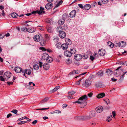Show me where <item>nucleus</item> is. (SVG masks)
Listing matches in <instances>:
<instances>
[{
  "mask_svg": "<svg viewBox=\"0 0 127 127\" xmlns=\"http://www.w3.org/2000/svg\"><path fill=\"white\" fill-rule=\"evenodd\" d=\"M126 44V43L125 42L122 41L120 42H118V43H116L115 45L116 47H121L125 46Z\"/></svg>",
  "mask_w": 127,
  "mask_h": 127,
  "instance_id": "obj_4",
  "label": "nucleus"
},
{
  "mask_svg": "<svg viewBox=\"0 0 127 127\" xmlns=\"http://www.w3.org/2000/svg\"><path fill=\"white\" fill-rule=\"evenodd\" d=\"M12 116V114H11V113H9L7 115L6 117L7 118H8L9 117H10Z\"/></svg>",
  "mask_w": 127,
  "mask_h": 127,
  "instance_id": "obj_64",
  "label": "nucleus"
},
{
  "mask_svg": "<svg viewBox=\"0 0 127 127\" xmlns=\"http://www.w3.org/2000/svg\"><path fill=\"white\" fill-rule=\"evenodd\" d=\"M70 52L71 53V55L72 54H75L76 53V51L75 49H71L70 50Z\"/></svg>",
  "mask_w": 127,
  "mask_h": 127,
  "instance_id": "obj_29",
  "label": "nucleus"
},
{
  "mask_svg": "<svg viewBox=\"0 0 127 127\" xmlns=\"http://www.w3.org/2000/svg\"><path fill=\"white\" fill-rule=\"evenodd\" d=\"M65 41H66V42L67 43V45H70L71 44V42L70 39H69L66 38Z\"/></svg>",
  "mask_w": 127,
  "mask_h": 127,
  "instance_id": "obj_30",
  "label": "nucleus"
},
{
  "mask_svg": "<svg viewBox=\"0 0 127 127\" xmlns=\"http://www.w3.org/2000/svg\"><path fill=\"white\" fill-rule=\"evenodd\" d=\"M126 73H127V71L124 72L123 74L121 76L120 80H123L124 78L125 75Z\"/></svg>",
  "mask_w": 127,
  "mask_h": 127,
  "instance_id": "obj_33",
  "label": "nucleus"
},
{
  "mask_svg": "<svg viewBox=\"0 0 127 127\" xmlns=\"http://www.w3.org/2000/svg\"><path fill=\"white\" fill-rule=\"evenodd\" d=\"M45 37L47 41H48L50 39V37L47 34L45 35Z\"/></svg>",
  "mask_w": 127,
  "mask_h": 127,
  "instance_id": "obj_40",
  "label": "nucleus"
},
{
  "mask_svg": "<svg viewBox=\"0 0 127 127\" xmlns=\"http://www.w3.org/2000/svg\"><path fill=\"white\" fill-rule=\"evenodd\" d=\"M71 63V61H70V60L69 59H68L66 61V63L67 64H70Z\"/></svg>",
  "mask_w": 127,
  "mask_h": 127,
  "instance_id": "obj_52",
  "label": "nucleus"
},
{
  "mask_svg": "<svg viewBox=\"0 0 127 127\" xmlns=\"http://www.w3.org/2000/svg\"><path fill=\"white\" fill-rule=\"evenodd\" d=\"M61 112L59 110H55L53 112H51L50 113L51 114H54V113H61Z\"/></svg>",
  "mask_w": 127,
  "mask_h": 127,
  "instance_id": "obj_36",
  "label": "nucleus"
},
{
  "mask_svg": "<svg viewBox=\"0 0 127 127\" xmlns=\"http://www.w3.org/2000/svg\"><path fill=\"white\" fill-rule=\"evenodd\" d=\"M112 71L111 70L109 69H107L106 71V72L107 73L108 75H111V74Z\"/></svg>",
  "mask_w": 127,
  "mask_h": 127,
  "instance_id": "obj_35",
  "label": "nucleus"
},
{
  "mask_svg": "<svg viewBox=\"0 0 127 127\" xmlns=\"http://www.w3.org/2000/svg\"><path fill=\"white\" fill-rule=\"evenodd\" d=\"M12 17L14 18H17L18 16V15L17 13L15 12L12 13L11 14Z\"/></svg>",
  "mask_w": 127,
  "mask_h": 127,
  "instance_id": "obj_27",
  "label": "nucleus"
},
{
  "mask_svg": "<svg viewBox=\"0 0 127 127\" xmlns=\"http://www.w3.org/2000/svg\"><path fill=\"white\" fill-rule=\"evenodd\" d=\"M75 93L74 92L72 91L68 93V94L71 95H73Z\"/></svg>",
  "mask_w": 127,
  "mask_h": 127,
  "instance_id": "obj_49",
  "label": "nucleus"
},
{
  "mask_svg": "<svg viewBox=\"0 0 127 127\" xmlns=\"http://www.w3.org/2000/svg\"><path fill=\"white\" fill-rule=\"evenodd\" d=\"M82 58L84 59H86L88 58V56L87 55H84L82 56Z\"/></svg>",
  "mask_w": 127,
  "mask_h": 127,
  "instance_id": "obj_54",
  "label": "nucleus"
},
{
  "mask_svg": "<svg viewBox=\"0 0 127 127\" xmlns=\"http://www.w3.org/2000/svg\"><path fill=\"white\" fill-rule=\"evenodd\" d=\"M108 43L109 44H110L109 45V46L111 48H112L113 47L114 45L110 41L108 42Z\"/></svg>",
  "mask_w": 127,
  "mask_h": 127,
  "instance_id": "obj_39",
  "label": "nucleus"
},
{
  "mask_svg": "<svg viewBox=\"0 0 127 127\" xmlns=\"http://www.w3.org/2000/svg\"><path fill=\"white\" fill-rule=\"evenodd\" d=\"M93 95V94L92 93H90L88 94V96L90 97H91Z\"/></svg>",
  "mask_w": 127,
  "mask_h": 127,
  "instance_id": "obj_57",
  "label": "nucleus"
},
{
  "mask_svg": "<svg viewBox=\"0 0 127 127\" xmlns=\"http://www.w3.org/2000/svg\"><path fill=\"white\" fill-rule=\"evenodd\" d=\"M105 96V94L104 93H102L99 94L96 96V97L98 98H103Z\"/></svg>",
  "mask_w": 127,
  "mask_h": 127,
  "instance_id": "obj_18",
  "label": "nucleus"
},
{
  "mask_svg": "<svg viewBox=\"0 0 127 127\" xmlns=\"http://www.w3.org/2000/svg\"><path fill=\"white\" fill-rule=\"evenodd\" d=\"M65 21V20L64 19H61L58 21V23L60 25H62L63 24Z\"/></svg>",
  "mask_w": 127,
  "mask_h": 127,
  "instance_id": "obj_23",
  "label": "nucleus"
},
{
  "mask_svg": "<svg viewBox=\"0 0 127 127\" xmlns=\"http://www.w3.org/2000/svg\"><path fill=\"white\" fill-rule=\"evenodd\" d=\"M88 99L87 96L85 95L79 98L78 101L73 102L74 103H78L80 104V107L81 108L85 107L87 104L86 101Z\"/></svg>",
  "mask_w": 127,
  "mask_h": 127,
  "instance_id": "obj_1",
  "label": "nucleus"
},
{
  "mask_svg": "<svg viewBox=\"0 0 127 127\" xmlns=\"http://www.w3.org/2000/svg\"><path fill=\"white\" fill-rule=\"evenodd\" d=\"M91 7V5L89 4L85 5L84 6V8L86 10H88L90 9Z\"/></svg>",
  "mask_w": 127,
  "mask_h": 127,
  "instance_id": "obj_22",
  "label": "nucleus"
},
{
  "mask_svg": "<svg viewBox=\"0 0 127 127\" xmlns=\"http://www.w3.org/2000/svg\"><path fill=\"white\" fill-rule=\"evenodd\" d=\"M91 119L89 115L88 116L76 117H75V119L78 120H88Z\"/></svg>",
  "mask_w": 127,
  "mask_h": 127,
  "instance_id": "obj_3",
  "label": "nucleus"
},
{
  "mask_svg": "<svg viewBox=\"0 0 127 127\" xmlns=\"http://www.w3.org/2000/svg\"><path fill=\"white\" fill-rule=\"evenodd\" d=\"M14 70L15 72L17 73H20L22 72H24V70H22V69L19 67H16L14 69Z\"/></svg>",
  "mask_w": 127,
  "mask_h": 127,
  "instance_id": "obj_9",
  "label": "nucleus"
},
{
  "mask_svg": "<svg viewBox=\"0 0 127 127\" xmlns=\"http://www.w3.org/2000/svg\"><path fill=\"white\" fill-rule=\"evenodd\" d=\"M40 45L42 46H44L45 43V42L44 40H42L40 42Z\"/></svg>",
  "mask_w": 127,
  "mask_h": 127,
  "instance_id": "obj_43",
  "label": "nucleus"
},
{
  "mask_svg": "<svg viewBox=\"0 0 127 127\" xmlns=\"http://www.w3.org/2000/svg\"><path fill=\"white\" fill-rule=\"evenodd\" d=\"M49 65L47 63H45L43 65V68L45 70H47L49 69Z\"/></svg>",
  "mask_w": 127,
  "mask_h": 127,
  "instance_id": "obj_21",
  "label": "nucleus"
},
{
  "mask_svg": "<svg viewBox=\"0 0 127 127\" xmlns=\"http://www.w3.org/2000/svg\"><path fill=\"white\" fill-rule=\"evenodd\" d=\"M44 9V8H43L42 7H40V10L42 12H43V13H45V11H43V10Z\"/></svg>",
  "mask_w": 127,
  "mask_h": 127,
  "instance_id": "obj_56",
  "label": "nucleus"
},
{
  "mask_svg": "<svg viewBox=\"0 0 127 127\" xmlns=\"http://www.w3.org/2000/svg\"><path fill=\"white\" fill-rule=\"evenodd\" d=\"M60 37L62 38H64L66 37V34L65 32L64 31H62L61 32H60L59 33Z\"/></svg>",
  "mask_w": 127,
  "mask_h": 127,
  "instance_id": "obj_13",
  "label": "nucleus"
},
{
  "mask_svg": "<svg viewBox=\"0 0 127 127\" xmlns=\"http://www.w3.org/2000/svg\"><path fill=\"white\" fill-rule=\"evenodd\" d=\"M44 56H47V58L46 59V61L47 62L51 63L53 61V59L50 57L48 56V55L46 53H45L44 54Z\"/></svg>",
  "mask_w": 127,
  "mask_h": 127,
  "instance_id": "obj_6",
  "label": "nucleus"
},
{
  "mask_svg": "<svg viewBox=\"0 0 127 127\" xmlns=\"http://www.w3.org/2000/svg\"><path fill=\"white\" fill-rule=\"evenodd\" d=\"M49 99V98L48 97H46L42 100L40 101V103H43L46 102Z\"/></svg>",
  "mask_w": 127,
  "mask_h": 127,
  "instance_id": "obj_28",
  "label": "nucleus"
},
{
  "mask_svg": "<svg viewBox=\"0 0 127 127\" xmlns=\"http://www.w3.org/2000/svg\"><path fill=\"white\" fill-rule=\"evenodd\" d=\"M13 81L12 82H8L7 83L8 85L10 86V85H12L13 84Z\"/></svg>",
  "mask_w": 127,
  "mask_h": 127,
  "instance_id": "obj_53",
  "label": "nucleus"
},
{
  "mask_svg": "<svg viewBox=\"0 0 127 127\" xmlns=\"http://www.w3.org/2000/svg\"><path fill=\"white\" fill-rule=\"evenodd\" d=\"M43 48V49H42L43 51H47V52H48L49 53H51V52H53V51L50 49H45Z\"/></svg>",
  "mask_w": 127,
  "mask_h": 127,
  "instance_id": "obj_37",
  "label": "nucleus"
},
{
  "mask_svg": "<svg viewBox=\"0 0 127 127\" xmlns=\"http://www.w3.org/2000/svg\"><path fill=\"white\" fill-rule=\"evenodd\" d=\"M98 53L99 54L100 56H103L105 54V51L103 49H99Z\"/></svg>",
  "mask_w": 127,
  "mask_h": 127,
  "instance_id": "obj_14",
  "label": "nucleus"
},
{
  "mask_svg": "<svg viewBox=\"0 0 127 127\" xmlns=\"http://www.w3.org/2000/svg\"><path fill=\"white\" fill-rule=\"evenodd\" d=\"M103 110V108L102 106H99L97 107L96 109V112L98 113L101 112Z\"/></svg>",
  "mask_w": 127,
  "mask_h": 127,
  "instance_id": "obj_8",
  "label": "nucleus"
},
{
  "mask_svg": "<svg viewBox=\"0 0 127 127\" xmlns=\"http://www.w3.org/2000/svg\"><path fill=\"white\" fill-rule=\"evenodd\" d=\"M34 40L37 42H38L40 41V36L38 35H36L33 37Z\"/></svg>",
  "mask_w": 127,
  "mask_h": 127,
  "instance_id": "obj_12",
  "label": "nucleus"
},
{
  "mask_svg": "<svg viewBox=\"0 0 127 127\" xmlns=\"http://www.w3.org/2000/svg\"><path fill=\"white\" fill-rule=\"evenodd\" d=\"M104 100L106 102V104H108L110 103L109 100L108 99H106Z\"/></svg>",
  "mask_w": 127,
  "mask_h": 127,
  "instance_id": "obj_47",
  "label": "nucleus"
},
{
  "mask_svg": "<svg viewBox=\"0 0 127 127\" xmlns=\"http://www.w3.org/2000/svg\"><path fill=\"white\" fill-rule=\"evenodd\" d=\"M79 71L78 70H75V71L74 70V71H73L72 72V73L73 74H76L79 73Z\"/></svg>",
  "mask_w": 127,
  "mask_h": 127,
  "instance_id": "obj_41",
  "label": "nucleus"
},
{
  "mask_svg": "<svg viewBox=\"0 0 127 127\" xmlns=\"http://www.w3.org/2000/svg\"><path fill=\"white\" fill-rule=\"evenodd\" d=\"M36 11H37V13L39 15H40L42 13H43V12H42L40 10H37Z\"/></svg>",
  "mask_w": 127,
  "mask_h": 127,
  "instance_id": "obj_58",
  "label": "nucleus"
},
{
  "mask_svg": "<svg viewBox=\"0 0 127 127\" xmlns=\"http://www.w3.org/2000/svg\"><path fill=\"white\" fill-rule=\"evenodd\" d=\"M57 90L56 89V88H55V87L53 90H52V91H51V92L52 93H54Z\"/></svg>",
  "mask_w": 127,
  "mask_h": 127,
  "instance_id": "obj_59",
  "label": "nucleus"
},
{
  "mask_svg": "<svg viewBox=\"0 0 127 127\" xmlns=\"http://www.w3.org/2000/svg\"><path fill=\"white\" fill-rule=\"evenodd\" d=\"M112 116H110L107 118V119L106 120V121L108 122H109L111 120Z\"/></svg>",
  "mask_w": 127,
  "mask_h": 127,
  "instance_id": "obj_48",
  "label": "nucleus"
},
{
  "mask_svg": "<svg viewBox=\"0 0 127 127\" xmlns=\"http://www.w3.org/2000/svg\"><path fill=\"white\" fill-rule=\"evenodd\" d=\"M46 29L47 32L50 33H52L53 31V29L50 26H46Z\"/></svg>",
  "mask_w": 127,
  "mask_h": 127,
  "instance_id": "obj_7",
  "label": "nucleus"
},
{
  "mask_svg": "<svg viewBox=\"0 0 127 127\" xmlns=\"http://www.w3.org/2000/svg\"><path fill=\"white\" fill-rule=\"evenodd\" d=\"M83 79V78L79 79V81L77 82L76 83V84L77 85H79L80 84V82Z\"/></svg>",
  "mask_w": 127,
  "mask_h": 127,
  "instance_id": "obj_50",
  "label": "nucleus"
},
{
  "mask_svg": "<svg viewBox=\"0 0 127 127\" xmlns=\"http://www.w3.org/2000/svg\"><path fill=\"white\" fill-rule=\"evenodd\" d=\"M34 69L35 70H37L38 69L39 66L37 64H34L33 66Z\"/></svg>",
  "mask_w": 127,
  "mask_h": 127,
  "instance_id": "obj_38",
  "label": "nucleus"
},
{
  "mask_svg": "<svg viewBox=\"0 0 127 127\" xmlns=\"http://www.w3.org/2000/svg\"><path fill=\"white\" fill-rule=\"evenodd\" d=\"M121 67H118L116 69V72H115V75L117 77L119 76L120 74V73L119 72V69Z\"/></svg>",
  "mask_w": 127,
  "mask_h": 127,
  "instance_id": "obj_19",
  "label": "nucleus"
},
{
  "mask_svg": "<svg viewBox=\"0 0 127 127\" xmlns=\"http://www.w3.org/2000/svg\"><path fill=\"white\" fill-rule=\"evenodd\" d=\"M103 71H99L97 73L99 76L101 77L103 76Z\"/></svg>",
  "mask_w": 127,
  "mask_h": 127,
  "instance_id": "obj_34",
  "label": "nucleus"
},
{
  "mask_svg": "<svg viewBox=\"0 0 127 127\" xmlns=\"http://www.w3.org/2000/svg\"><path fill=\"white\" fill-rule=\"evenodd\" d=\"M56 30L57 32H59V33L60 32H61L63 31L62 28L61 26L58 27L56 28Z\"/></svg>",
  "mask_w": 127,
  "mask_h": 127,
  "instance_id": "obj_26",
  "label": "nucleus"
},
{
  "mask_svg": "<svg viewBox=\"0 0 127 127\" xmlns=\"http://www.w3.org/2000/svg\"><path fill=\"white\" fill-rule=\"evenodd\" d=\"M64 55L67 57H70L72 56L71 53L70 51L68 50L65 51L64 52Z\"/></svg>",
  "mask_w": 127,
  "mask_h": 127,
  "instance_id": "obj_10",
  "label": "nucleus"
},
{
  "mask_svg": "<svg viewBox=\"0 0 127 127\" xmlns=\"http://www.w3.org/2000/svg\"><path fill=\"white\" fill-rule=\"evenodd\" d=\"M31 70L30 69H26L25 71L23 73H25L27 74L30 75L31 73Z\"/></svg>",
  "mask_w": 127,
  "mask_h": 127,
  "instance_id": "obj_24",
  "label": "nucleus"
},
{
  "mask_svg": "<svg viewBox=\"0 0 127 127\" xmlns=\"http://www.w3.org/2000/svg\"><path fill=\"white\" fill-rule=\"evenodd\" d=\"M74 59L76 61H80L82 58V56L80 54H76L74 56Z\"/></svg>",
  "mask_w": 127,
  "mask_h": 127,
  "instance_id": "obj_5",
  "label": "nucleus"
},
{
  "mask_svg": "<svg viewBox=\"0 0 127 127\" xmlns=\"http://www.w3.org/2000/svg\"><path fill=\"white\" fill-rule=\"evenodd\" d=\"M11 73L8 71L5 72L3 76H0V80L3 82L5 81V79H8L11 77Z\"/></svg>",
  "mask_w": 127,
  "mask_h": 127,
  "instance_id": "obj_2",
  "label": "nucleus"
},
{
  "mask_svg": "<svg viewBox=\"0 0 127 127\" xmlns=\"http://www.w3.org/2000/svg\"><path fill=\"white\" fill-rule=\"evenodd\" d=\"M52 3H48L46 5L45 8L47 9H49L52 8Z\"/></svg>",
  "mask_w": 127,
  "mask_h": 127,
  "instance_id": "obj_15",
  "label": "nucleus"
},
{
  "mask_svg": "<svg viewBox=\"0 0 127 127\" xmlns=\"http://www.w3.org/2000/svg\"><path fill=\"white\" fill-rule=\"evenodd\" d=\"M26 88L29 89L31 90L34 89V87L30 85H26Z\"/></svg>",
  "mask_w": 127,
  "mask_h": 127,
  "instance_id": "obj_32",
  "label": "nucleus"
},
{
  "mask_svg": "<svg viewBox=\"0 0 127 127\" xmlns=\"http://www.w3.org/2000/svg\"><path fill=\"white\" fill-rule=\"evenodd\" d=\"M49 108V107L47 108H40V109H36V110H45L48 109Z\"/></svg>",
  "mask_w": 127,
  "mask_h": 127,
  "instance_id": "obj_45",
  "label": "nucleus"
},
{
  "mask_svg": "<svg viewBox=\"0 0 127 127\" xmlns=\"http://www.w3.org/2000/svg\"><path fill=\"white\" fill-rule=\"evenodd\" d=\"M108 1V0H103L102 1V3L105 4L107 3Z\"/></svg>",
  "mask_w": 127,
  "mask_h": 127,
  "instance_id": "obj_55",
  "label": "nucleus"
},
{
  "mask_svg": "<svg viewBox=\"0 0 127 127\" xmlns=\"http://www.w3.org/2000/svg\"><path fill=\"white\" fill-rule=\"evenodd\" d=\"M76 14V11L75 10H73L71 11L69 13L70 17V18H72L75 16Z\"/></svg>",
  "mask_w": 127,
  "mask_h": 127,
  "instance_id": "obj_16",
  "label": "nucleus"
},
{
  "mask_svg": "<svg viewBox=\"0 0 127 127\" xmlns=\"http://www.w3.org/2000/svg\"><path fill=\"white\" fill-rule=\"evenodd\" d=\"M42 64H43L42 63H41V62H39V67H41L42 66Z\"/></svg>",
  "mask_w": 127,
  "mask_h": 127,
  "instance_id": "obj_61",
  "label": "nucleus"
},
{
  "mask_svg": "<svg viewBox=\"0 0 127 127\" xmlns=\"http://www.w3.org/2000/svg\"><path fill=\"white\" fill-rule=\"evenodd\" d=\"M120 64L122 65H125L127 64V62L126 61H125L123 62H120Z\"/></svg>",
  "mask_w": 127,
  "mask_h": 127,
  "instance_id": "obj_51",
  "label": "nucleus"
},
{
  "mask_svg": "<svg viewBox=\"0 0 127 127\" xmlns=\"http://www.w3.org/2000/svg\"><path fill=\"white\" fill-rule=\"evenodd\" d=\"M18 110L16 109H13L11 111V112L13 113H14L16 114L18 112Z\"/></svg>",
  "mask_w": 127,
  "mask_h": 127,
  "instance_id": "obj_46",
  "label": "nucleus"
},
{
  "mask_svg": "<svg viewBox=\"0 0 127 127\" xmlns=\"http://www.w3.org/2000/svg\"><path fill=\"white\" fill-rule=\"evenodd\" d=\"M91 118L94 117L96 115V113L95 111L92 110L90 111L89 114Z\"/></svg>",
  "mask_w": 127,
  "mask_h": 127,
  "instance_id": "obj_11",
  "label": "nucleus"
},
{
  "mask_svg": "<svg viewBox=\"0 0 127 127\" xmlns=\"http://www.w3.org/2000/svg\"><path fill=\"white\" fill-rule=\"evenodd\" d=\"M4 7L2 6H0V9H1L2 10V11L3 10H4Z\"/></svg>",
  "mask_w": 127,
  "mask_h": 127,
  "instance_id": "obj_62",
  "label": "nucleus"
},
{
  "mask_svg": "<svg viewBox=\"0 0 127 127\" xmlns=\"http://www.w3.org/2000/svg\"><path fill=\"white\" fill-rule=\"evenodd\" d=\"M67 106V105L66 104H63L62 106V107L64 108V107H66Z\"/></svg>",
  "mask_w": 127,
  "mask_h": 127,
  "instance_id": "obj_60",
  "label": "nucleus"
},
{
  "mask_svg": "<svg viewBox=\"0 0 127 127\" xmlns=\"http://www.w3.org/2000/svg\"><path fill=\"white\" fill-rule=\"evenodd\" d=\"M35 29L33 28H28L27 32L30 33H32L35 32Z\"/></svg>",
  "mask_w": 127,
  "mask_h": 127,
  "instance_id": "obj_25",
  "label": "nucleus"
},
{
  "mask_svg": "<svg viewBox=\"0 0 127 127\" xmlns=\"http://www.w3.org/2000/svg\"><path fill=\"white\" fill-rule=\"evenodd\" d=\"M90 59L92 61H93L94 59V58L92 56H90Z\"/></svg>",
  "mask_w": 127,
  "mask_h": 127,
  "instance_id": "obj_63",
  "label": "nucleus"
},
{
  "mask_svg": "<svg viewBox=\"0 0 127 127\" xmlns=\"http://www.w3.org/2000/svg\"><path fill=\"white\" fill-rule=\"evenodd\" d=\"M91 80L89 79H87L85 81L86 86L88 87L90 86L91 84Z\"/></svg>",
  "mask_w": 127,
  "mask_h": 127,
  "instance_id": "obj_17",
  "label": "nucleus"
},
{
  "mask_svg": "<svg viewBox=\"0 0 127 127\" xmlns=\"http://www.w3.org/2000/svg\"><path fill=\"white\" fill-rule=\"evenodd\" d=\"M27 123V121H21L20 122H19L18 123V125H21L22 124H24L25 123Z\"/></svg>",
  "mask_w": 127,
  "mask_h": 127,
  "instance_id": "obj_42",
  "label": "nucleus"
},
{
  "mask_svg": "<svg viewBox=\"0 0 127 127\" xmlns=\"http://www.w3.org/2000/svg\"><path fill=\"white\" fill-rule=\"evenodd\" d=\"M61 47L62 49L64 50H66L68 47L67 44H63L62 45Z\"/></svg>",
  "mask_w": 127,
  "mask_h": 127,
  "instance_id": "obj_20",
  "label": "nucleus"
},
{
  "mask_svg": "<svg viewBox=\"0 0 127 127\" xmlns=\"http://www.w3.org/2000/svg\"><path fill=\"white\" fill-rule=\"evenodd\" d=\"M56 46L57 48L60 49L61 47V44L60 42H58L56 44Z\"/></svg>",
  "mask_w": 127,
  "mask_h": 127,
  "instance_id": "obj_31",
  "label": "nucleus"
},
{
  "mask_svg": "<svg viewBox=\"0 0 127 127\" xmlns=\"http://www.w3.org/2000/svg\"><path fill=\"white\" fill-rule=\"evenodd\" d=\"M21 30L22 31L24 32L27 31L28 28H21Z\"/></svg>",
  "mask_w": 127,
  "mask_h": 127,
  "instance_id": "obj_44",
  "label": "nucleus"
}]
</instances>
